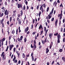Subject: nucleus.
Returning <instances> with one entry per match:
<instances>
[{
  "instance_id": "obj_44",
  "label": "nucleus",
  "mask_w": 65,
  "mask_h": 65,
  "mask_svg": "<svg viewBox=\"0 0 65 65\" xmlns=\"http://www.w3.org/2000/svg\"><path fill=\"white\" fill-rule=\"evenodd\" d=\"M48 10H49V7H48L47 8V10H46L47 12H48Z\"/></svg>"
},
{
  "instance_id": "obj_3",
  "label": "nucleus",
  "mask_w": 65,
  "mask_h": 65,
  "mask_svg": "<svg viewBox=\"0 0 65 65\" xmlns=\"http://www.w3.org/2000/svg\"><path fill=\"white\" fill-rule=\"evenodd\" d=\"M9 12L7 11V10L6 9L5 10L4 13L5 15H8Z\"/></svg>"
},
{
  "instance_id": "obj_34",
  "label": "nucleus",
  "mask_w": 65,
  "mask_h": 65,
  "mask_svg": "<svg viewBox=\"0 0 65 65\" xmlns=\"http://www.w3.org/2000/svg\"><path fill=\"white\" fill-rule=\"evenodd\" d=\"M13 44H12L11 45H10V46H10V47H11L12 48L13 47Z\"/></svg>"
},
{
  "instance_id": "obj_10",
  "label": "nucleus",
  "mask_w": 65,
  "mask_h": 65,
  "mask_svg": "<svg viewBox=\"0 0 65 65\" xmlns=\"http://www.w3.org/2000/svg\"><path fill=\"white\" fill-rule=\"evenodd\" d=\"M46 54H47V53H48L49 52V50L48 49V48H46Z\"/></svg>"
},
{
  "instance_id": "obj_47",
  "label": "nucleus",
  "mask_w": 65,
  "mask_h": 65,
  "mask_svg": "<svg viewBox=\"0 0 65 65\" xmlns=\"http://www.w3.org/2000/svg\"><path fill=\"white\" fill-rule=\"evenodd\" d=\"M15 32V31H14V30H13L12 32V34H14V33Z\"/></svg>"
},
{
  "instance_id": "obj_62",
  "label": "nucleus",
  "mask_w": 65,
  "mask_h": 65,
  "mask_svg": "<svg viewBox=\"0 0 65 65\" xmlns=\"http://www.w3.org/2000/svg\"><path fill=\"white\" fill-rule=\"evenodd\" d=\"M30 33V31H28L27 32V34H29Z\"/></svg>"
},
{
  "instance_id": "obj_22",
  "label": "nucleus",
  "mask_w": 65,
  "mask_h": 65,
  "mask_svg": "<svg viewBox=\"0 0 65 65\" xmlns=\"http://www.w3.org/2000/svg\"><path fill=\"white\" fill-rule=\"evenodd\" d=\"M4 21V19H3L2 20H1V24H2L3 23V21Z\"/></svg>"
},
{
  "instance_id": "obj_39",
  "label": "nucleus",
  "mask_w": 65,
  "mask_h": 65,
  "mask_svg": "<svg viewBox=\"0 0 65 65\" xmlns=\"http://www.w3.org/2000/svg\"><path fill=\"white\" fill-rule=\"evenodd\" d=\"M34 44H35L36 43V40H34Z\"/></svg>"
},
{
  "instance_id": "obj_1",
  "label": "nucleus",
  "mask_w": 65,
  "mask_h": 65,
  "mask_svg": "<svg viewBox=\"0 0 65 65\" xmlns=\"http://www.w3.org/2000/svg\"><path fill=\"white\" fill-rule=\"evenodd\" d=\"M4 52H3L1 55V56L2 57V58L4 60L6 59V56H5L4 54Z\"/></svg>"
},
{
  "instance_id": "obj_53",
  "label": "nucleus",
  "mask_w": 65,
  "mask_h": 65,
  "mask_svg": "<svg viewBox=\"0 0 65 65\" xmlns=\"http://www.w3.org/2000/svg\"><path fill=\"white\" fill-rule=\"evenodd\" d=\"M63 23H65V19H63Z\"/></svg>"
},
{
  "instance_id": "obj_64",
  "label": "nucleus",
  "mask_w": 65,
  "mask_h": 65,
  "mask_svg": "<svg viewBox=\"0 0 65 65\" xmlns=\"http://www.w3.org/2000/svg\"><path fill=\"white\" fill-rule=\"evenodd\" d=\"M50 64V63H49V62H47V65H49V64Z\"/></svg>"
},
{
  "instance_id": "obj_56",
  "label": "nucleus",
  "mask_w": 65,
  "mask_h": 65,
  "mask_svg": "<svg viewBox=\"0 0 65 65\" xmlns=\"http://www.w3.org/2000/svg\"><path fill=\"white\" fill-rule=\"evenodd\" d=\"M54 61H53V62H52V63H51V64L53 65V64H54Z\"/></svg>"
},
{
  "instance_id": "obj_52",
  "label": "nucleus",
  "mask_w": 65,
  "mask_h": 65,
  "mask_svg": "<svg viewBox=\"0 0 65 65\" xmlns=\"http://www.w3.org/2000/svg\"><path fill=\"white\" fill-rule=\"evenodd\" d=\"M5 5H6V6H7V3L6 2H5Z\"/></svg>"
},
{
  "instance_id": "obj_42",
  "label": "nucleus",
  "mask_w": 65,
  "mask_h": 65,
  "mask_svg": "<svg viewBox=\"0 0 65 65\" xmlns=\"http://www.w3.org/2000/svg\"><path fill=\"white\" fill-rule=\"evenodd\" d=\"M12 20V17H11L10 18V22H11V20Z\"/></svg>"
},
{
  "instance_id": "obj_58",
  "label": "nucleus",
  "mask_w": 65,
  "mask_h": 65,
  "mask_svg": "<svg viewBox=\"0 0 65 65\" xmlns=\"http://www.w3.org/2000/svg\"><path fill=\"white\" fill-rule=\"evenodd\" d=\"M57 2L58 3H60V1H59V0H57Z\"/></svg>"
},
{
  "instance_id": "obj_8",
  "label": "nucleus",
  "mask_w": 65,
  "mask_h": 65,
  "mask_svg": "<svg viewBox=\"0 0 65 65\" xmlns=\"http://www.w3.org/2000/svg\"><path fill=\"white\" fill-rule=\"evenodd\" d=\"M57 3L56 1H55L54 3H53V5H55V6L56 7L57 6Z\"/></svg>"
},
{
  "instance_id": "obj_50",
  "label": "nucleus",
  "mask_w": 65,
  "mask_h": 65,
  "mask_svg": "<svg viewBox=\"0 0 65 65\" xmlns=\"http://www.w3.org/2000/svg\"><path fill=\"white\" fill-rule=\"evenodd\" d=\"M61 21H60L59 23V26H60V25H61Z\"/></svg>"
},
{
  "instance_id": "obj_33",
  "label": "nucleus",
  "mask_w": 65,
  "mask_h": 65,
  "mask_svg": "<svg viewBox=\"0 0 65 65\" xmlns=\"http://www.w3.org/2000/svg\"><path fill=\"white\" fill-rule=\"evenodd\" d=\"M21 15H23V11L21 10Z\"/></svg>"
},
{
  "instance_id": "obj_4",
  "label": "nucleus",
  "mask_w": 65,
  "mask_h": 65,
  "mask_svg": "<svg viewBox=\"0 0 65 65\" xmlns=\"http://www.w3.org/2000/svg\"><path fill=\"white\" fill-rule=\"evenodd\" d=\"M29 30V27H27V28H25V29L24 30V31L25 33H27V31H28Z\"/></svg>"
},
{
  "instance_id": "obj_37",
  "label": "nucleus",
  "mask_w": 65,
  "mask_h": 65,
  "mask_svg": "<svg viewBox=\"0 0 65 65\" xmlns=\"http://www.w3.org/2000/svg\"><path fill=\"white\" fill-rule=\"evenodd\" d=\"M32 23L33 24H34V22H35V19H33L32 20Z\"/></svg>"
},
{
  "instance_id": "obj_38",
  "label": "nucleus",
  "mask_w": 65,
  "mask_h": 65,
  "mask_svg": "<svg viewBox=\"0 0 65 65\" xmlns=\"http://www.w3.org/2000/svg\"><path fill=\"white\" fill-rule=\"evenodd\" d=\"M5 9H3L2 10V12H4V11H5Z\"/></svg>"
},
{
  "instance_id": "obj_19",
  "label": "nucleus",
  "mask_w": 65,
  "mask_h": 65,
  "mask_svg": "<svg viewBox=\"0 0 65 65\" xmlns=\"http://www.w3.org/2000/svg\"><path fill=\"white\" fill-rule=\"evenodd\" d=\"M39 4L37 6V9L38 10V9L39 8V6H40Z\"/></svg>"
},
{
  "instance_id": "obj_49",
  "label": "nucleus",
  "mask_w": 65,
  "mask_h": 65,
  "mask_svg": "<svg viewBox=\"0 0 65 65\" xmlns=\"http://www.w3.org/2000/svg\"><path fill=\"white\" fill-rule=\"evenodd\" d=\"M9 21H8V22H7V24H8V25H9Z\"/></svg>"
},
{
  "instance_id": "obj_61",
  "label": "nucleus",
  "mask_w": 65,
  "mask_h": 65,
  "mask_svg": "<svg viewBox=\"0 0 65 65\" xmlns=\"http://www.w3.org/2000/svg\"><path fill=\"white\" fill-rule=\"evenodd\" d=\"M31 48H33V46H32V44H31Z\"/></svg>"
},
{
  "instance_id": "obj_30",
  "label": "nucleus",
  "mask_w": 65,
  "mask_h": 65,
  "mask_svg": "<svg viewBox=\"0 0 65 65\" xmlns=\"http://www.w3.org/2000/svg\"><path fill=\"white\" fill-rule=\"evenodd\" d=\"M2 40V41H3H3H5V38H3V39H2V40Z\"/></svg>"
},
{
  "instance_id": "obj_21",
  "label": "nucleus",
  "mask_w": 65,
  "mask_h": 65,
  "mask_svg": "<svg viewBox=\"0 0 65 65\" xmlns=\"http://www.w3.org/2000/svg\"><path fill=\"white\" fill-rule=\"evenodd\" d=\"M23 36H21L20 38V40H21V41H22V39H23Z\"/></svg>"
},
{
  "instance_id": "obj_12",
  "label": "nucleus",
  "mask_w": 65,
  "mask_h": 65,
  "mask_svg": "<svg viewBox=\"0 0 65 65\" xmlns=\"http://www.w3.org/2000/svg\"><path fill=\"white\" fill-rule=\"evenodd\" d=\"M52 15H51H51H48V19H50L51 18H52Z\"/></svg>"
},
{
  "instance_id": "obj_51",
  "label": "nucleus",
  "mask_w": 65,
  "mask_h": 65,
  "mask_svg": "<svg viewBox=\"0 0 65 65\" xmlns=\"http://www.w3.org/2000/svg\"><path fill=\"white\" fill-rule=\"evenodd\" d=\"M32 61H34V57L33 56H32Z\"/></svg>"
},
{
  "instance_id": "obj_13",
  "label": "nucleus",
  "mask_w": 65,
  "mask_h": 65,
  "mask_svg": "<svg viewBox=\"0 0 65 65\" xmlns=\"http://www.w3.org/2000/svg\"><path fill=\"white\" fill-rule=\"evenodd\" d=\"M34 46L35 47L34 48V50H35V49L37 47L36 46V45L34 44Z\"/></svg>"
},
{
  "instance_id": "obj_60",
  "label": "nucleus",
  "mask_w": 65,
  "mask_h": 65,
  "mask_svg": "<svg viewBox=\"0 0 65 65\" xmlns=\"http://www.w3.org/2000/svg\"><path fill=\"white\" fill-rule=\"evenodd\" d=\"M63 28H61V32H62V31H63Z\"/></svg>"
},
{
  "instance_id": "obj_35",
  "label": "nucleus",
  "mask_w": 65,
  "mask_h": 65,
  "mask_svg": "<svg viewBox=\"0 0 65 65\" xmlns=\"http://www.w3.org/2000/svg\"><path fill=\"white\" fill-rule=\"evenodd\" d=\"M14 1H15V0H12L11 2V3H13L14 2Z\"/></svg>"
},
{
  "instance_id": "obj_46",
  "label": "nucleus",
  "mask_w": 65,
  "mask_h": 65,
  "mask_svg": "<svg viewBox=\"0 0 65 65\" xmlns=\"http://www.w3.org/2000/svg\"><path fill=\"white\" fill-rule=\"evenodd\" d=\"M54 20V18H53L51 19V21L52 22H53Z\"/></svg>"
},
{
  "instance_id": "obj_40",
  "label": "nucleus",
  "mask_w": 65,
  "mask_h": 65,
  "mask_svg": "<svg viewBox=\"0 0 65 65\" xmlns=\"http://www.w3.org/2000/svg\"><path fill=\"white\" fill-rule=\"evenodd\" d=\"M24 42H26V41H27V40L26 39V38H25L24 39Z\"/></svg>"
},
{
  "instance_id": "obj_9",
  "label": "nucleus",
  "mask_w": 65,
  "mask_h": 65,
  "mask_svg": "<svg viewBox=\"0 0 65 65\" xmlns=\"http://www.w3.org/2000/svg\"><path fill=\"white\" fill-rule=\"evenodd\" d=\"M21 23H22V21L20 19H19L18 22L19 25H21Z\"/></svg>"
},
{
  "instance_id": "obj_2",
  "label": "nucleus",
  "mask_w": 65,
  "mask_h": 65,
  "mask_svg": "<svg viewBox=\"0 0 65 65\" xmlns=\"http://www.w3.org/2000/svg\"><path fill=\"white\" fill-rule=\"evenodd\" d=\"M42 6H43V5H42V6L41 5V7H40V10H41L42 13H43V12L44 11L43 8H42Z\"/></svg>"
},
{
  "instance_id": "obj_16",
  "label": "nucleus",
  "mask_w": 65,
  "mask_h": 65,
  "mask_svg": "<svg viewBox=\"0 0 65 65\" xmlns=\"http://www.w3.org/2000/svg\"><path fill=\"white\" fill-rule=\"evenodd\" d=\"M60 39L57 38V41L58 43H60Z\"/></svg>"
},
{
  "instance_id": "obj_7",
  "label": "nucleus",
  "mask_w": 65,
  "mask_h": 65,
  "mask_svg": "<svg viewBox=\"0 0 65 65\" xmlns=\"http://www.w3.org/2000/svg\"><path fill=\"white\" fill-rule=\"evenodd\" d=\"M57 23H58V19H57L55 21V23L56 27H57Z\"/></svg>"
},
{
  "instance_id": "obj_17",
  "label": "nucleus",
  "mask_w": 65,
  "mask_h": 65,
  "mask_svg": "<svg viewBox=\"0 0 65 65\" xmlns=\"http://www.w3.org/2000/svg\"><path fill=\"white\" fill-rule=\"evenodd\" d=\"M16 59V57L15 55H14V58L13 59V61H14V60Z\"/></svg>"
},
{
  "instance_id": "obj_14",
  "label": "nucleus",
  "mask_w": 65,
  "mask_h": 65,
  "mask_svg": "<svg viewBox=\"0 0 65 65\" xmlns=\"http://www.w3.org/2000/svg\"><path fill=\"white\" fill-rule=\"evenodd\" d=\"M59 52L60 53H61L63 52V49H60L59 50Z\"/></svg>"
},
{
  "instance_id": "obj_36",
  "label": "nucleus",
  "mask_w": 65,
  "mask_h": 65,
  "mask_svg": "<svg viewBox=\"0 0 65 65\" xmlns=\"http://www.w3.org/2000/svg\"><path fill=\"white\" fill-rule=\"evenodd\" d=\"M11 36H9V41H10V39H11ZM9 42H10V41H9Z\"/></svg>"
},
{
  "instance_id": "obj_26",
  "label": "nucleus",
  "mask_w": 65,
  "mask_h": 65,
  "mask_svg": "<svg viewBox=\"0 0 65 65\" xmlns=\"http://www.w3.org/2000/svg\"><path fill=\"white\" fill-rule=\"evenodd\" d=\"M16 34L17 35H18V28L17 29V30H16Z\"/></svg>"
},
{
  "instance_id": "obj_41",
  "label": "nucleus",
  "mask_w": 65,
  "mask_h": 65,
  "mask_svg": "<svg viewBox=\"0 0 65 65\" xmlns=\"http://www.w3.org/2000/svg\"><path fill=\"white\" fill-rule=\"evenodd\" d=\"M9 47L10 51H11V50L12 48L11 47H10V46H9Z\"/></svg>"
},
{
  "instance_id": "obj_48",
  "label": "nucleus",
  "mask_w": 65,
  "mask_h": 65,
  "mask_svg": "<svg viewBox=\"0 0 65 65\" xmlns=\"http://www.w3.org/2000/svg\"><path fill=\"white\" fill-rule=\"evenodd\" d=\"M52 44H50V49H51V47H52Z\"/></svg>"
},
{
  "instance_id": "obj_63",
  "label": "nucleus",
  "mask_w": 65,
  "mask_h": 65,
  "mask_svg": "<svg viewBox=\"0 0 65 65\" xmlns=\"http://www.w3.org/2000/svg\"><path fill=\"white\" fill-rule=\"evenodd\" d=\"M16 12H17V11L16 10H15L13 11V13H15Z\"/></svg>"
},
{
  "instance_id": "obj_20",
  "label": "nucleus",
  "mask_w": 65,
  "mask_h": 65,
  "mask_svg": "<svg viewBox=\"0 0 65 65\" xmlns=\"http://www.w3.org/2000/svg\"><path fill=\"white\" fill-rule=\"evenodd\" d=\"M54 8H53L52 10L51 11V14H53V11H54Z\"/></svg>"
},
{
  "instance_id": "obj_5",
  "label": "nucleus",
  "mask_w": 65,
  "mask_h": 65,
  "mask_svg": "<svg viewBox=\"0 0 65 65\" xmlns=\"http://www.w3.org/2000/svg\"><path fill=\"white\" fill-rule=\"evenodd\" d=\"M18 8H22V4H18Z\"/></svg>"
},
{
  "instance_id": "obj_23",
  "label": "nucleus",
  "mask_w": 65,
  "mask_h": 65,
  "mask_svg": "<svg viewBox=\"0 0 65 65\" xmlns=\"http://www.w3.org/2000/svg\"><path fill=\"white\" fill-rule=\"evenodd\" d=\"M42 43L43 44H44V41L43 40H42L41 41Z\"/></svg>"
},
{
  "instance_id": "obj_32",
  "label": "nucleus",
  "mask_w": 65,
  "mask_h": 65,
  "mask_svg": "<svg viewBox=\"0 0 65 65\" xmlns=\"http://www.w3.org/2000/svg\"><path fill=\"white\" fill-rule=\"evenodd\" d=\"M62 58V60H63V61H64L65 59V58L64 57H63Z\"/></svg>"
},
{
  "instance_id": "obj_57",
  "label": "nucleus",
  "mask_w": 65,
  "mask_h": 65,
  "mask_svg": "<svg viewBox=\"0 0 65 65\" xmlns=\"http://www.w3.org/2000/svg\"><path fill=\"white\" fill-rule=\"evenodd\" d=\"M41 14V11H39V14L40 15Z\"/></svg>"
},
{
  "instance_id": "obj_18",
  "label": "nucleus",
  "mask_w": 65,
  "mask_h": 65,
  "mask_svg": "<svg viewBox=\"0 0 65 65\" xmlns=\"http://www.w3.org/2000/svg\"><path fill=\"white\" fill-rule=\"evenodd\" d=\"M22 57L23 58H25V54L24 53H23L22 54Z\"/></svg>"
},
{
  "instance_id": "obj_43",
  "label": "nucleus",
  "mask_w": 65,
  "mask_h": 65,
  "mask_svg": "<svg viewBox=\"0 0 65 65\" xmlns=\"http://www.w3.org/2000/svg\"><path fill=\"white\" fill-rule=\"evenodd\" d=\"M38 24V23L37 24H36V25L35 26V28H36L37 27V25Z\"/></svg>"
},
{
  "instance_id": "obj_25",
  "label": "nucleus",
  "mask_w": 65,
  "mask_h": 65,
  "mask_svg": "<svg viewBox=\"0 0 65 65\" xmlns=\"http://www.w3.org/2000/svg\"><path fill=\"white\" fill-rule=\"evenodd\" d=\"M18 41H20L21 42V41H20V40H21V39L19 38H18Z\"/></svg>"
},
{
  "instance_id": "obj_55",
  "label": "nucleus",
  "mask_w": 65,
  "mask_h": 65,
  "mask_svg": "<svg viewBox=\"0 0 65 65\" xmlns=\"http://www.w3.org/2000/svg\"><path fill=\"white\" fill-rule=\"evenodd\" d=\"M16 50V48H14L13 51H14V52H15V50Z\"/></svg>"
},
{
  "instance_id": "obj_15",
  "label": "nucleus",
  "mask_w": 65,
  "mask_h": 65,
  "mask_svg": "<svg viewBox=\"0 0 65 65\" xmlns=\"http://www.w3.org/2000/svg\"><path fill=\"white\" fill-rule=\"evenodd\" d=\"M15 15H16V13H15L13 14V15H12V18H14V17L15 16Z\"/></svg>"
},
{
  "instance_id": "obj_27",
  "label": "nucleus",
  "mask_w": 65,
  "mask_h": 65,
  "mask_svg": "<svg viewBox=\"0 0 65 65\" xmlns=\"http://www.w3.org/2000/svg\"><path fill=\"white\" fill-rule=\"evenodd\" d=\"M58 34V32H57L56 34H54V36H57V35Z\"/></svg>"
},
{
  "instance_id": "obj_54",
  "label": "nucleus",
  "mask_w": 65,
  "mask_h": 65,
  "mask_svg": "<svg viewBox=\"0 0 65 65\" xmlns=\"http://www.w3.org/2000/svg\"><path fill=\"white\" fill-rule=\"evenodd\" d=\"M46 27H44V31H46Z\"/></svg>"
},
{
  "instance_id": "obj_6",
  "label": "nucleus",
  "mask_w": 65,
  "mask_h": 65,
  "mask_svg": "<svg viewBox=\"0 0 65 65\" xmlns=\"http://www.w3.org/2000/svg\"><path fill=\"white\" fill-rule=\"evenodd\" d=\"M41 29V30H43V27H42V25H41V24H40L39 28V30H40Z\"/></svg>"
},
{
  "instance_id": "obj_11",
  "label": "nucleus",
  "mask_w": 65,
  "mask_h": 65,
  "mask_svg": "<svg viewBox=\"0 0 65 65\" xmlns=\"http://www.w3.org/2000/svg\"><path fill=\"white\" fill-rule=\"evenodd\" d=\"M49 37L50 38H52V33H50L49 34Z\"/></svg>"
},
{
  "instance_id": "obj_45",
  "label": "nucleus",
  "mask_w": 65,
  "mask_h": 65,
  "mask_svg": "<svg viewBox=\"0 0 65 65\" xmlns=\"http://www.w3.org/2000/svg\"><path fill=\"white\" fill-rule=\"evenodd\" d=\"M14 63H17V59H15V60H14Z\"/></svg>"
},
{
  "instance_id": "obj_31",
  "label": "nucleus",
  "mask_w": 65,
  "mask_h": 65,
  "mask_svg": "<svg viewBox=\"0 0 65 65\" xmlns=\"http://www.w3.org/2000/svg\"><path fill=\"white\" fill-rule=\"evenodd\" d=\"M47 37H46L45 38V39L44 41V42H46V40H47Z\"/></svg>"
},
{
  "instance_id": "obj_28",
  "label": "nucleus",
  "mask_w": 65,
  "mask_h": 65,
  "mask_svg": "<svg viewBox=\"0 0 65 65\" xmlns=\"http://www.w3.org/2000/svg\"><path fill=\"white\" fill-rule=\"evenodd\" d=\"M63 42H65V38H63Z\"/></svg>"
},
{
  "instance_id": "obj_29",
  "label": "nucleus",
  "mask_w": 65,
  "mask_h": 65,
  "mask_svg": "<svg viewBox=\"0 0 65 65\" xmlns=\"http://www.w3.org/2000/svg\"><path fill=\"white\" fill-rule=\"evenodd\" d=\"M62 15L61 14H60V16L59 17V20H61V19H62Z\"/></svg>"
},
{
  "instance_id": "obj_59",
  "label": "nucleus",
  "mask_w": 65,
  "mask_h": 65,
  "mask_svg": "<svg viewBox=\"0 0 65 65\" xmlns=\"http://www.w3.org/2000/svg\"><path fill=\"white\" fill-rule=\"evenodd\" d=\"M20 63H21V61L20 60H19L18 61V64H20Z\"/></svg>"
},
{
  "instance_id": "obj_24",
  "label": "nucleus",
  "mask_w": 65,
  "mask_h": 65,
  "mask_svg": "<svg viewBox=\"0 0 65 65\" xmlns=\"http://www.w3.org/2000/svg\"><path fill=\"white\" fill-rule=\"evenodd\" d=\"M60 35L59 34L57 36V38L60 39Z\"/></svg>"
}]
</instances>
